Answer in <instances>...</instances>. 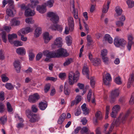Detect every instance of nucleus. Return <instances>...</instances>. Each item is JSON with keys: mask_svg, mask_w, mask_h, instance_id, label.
<instances>
[{"mask_svg": "<svg viewBox=\"0 0 134 134\" xmlns=\"http://www.w3.org/2000/svg\"><path fill=\"white\" fill-rule=\"evenodd\" d=\"M42 33L41 28L38 27L35 30V35L36 37H38Z\"/></svg>", "mask_w": 134, "mask_h": 134, "instance_id": "nucleus-29", "label": "nucleus"}, {"mask_svg": "<svg viewBox=\"0 0 134 134\" xmlns=\"http://www.w3.org/2000/svg\"><path fill=\"white\" fill-rule=\"evenodd\" d=\"M103 80L104 84L106 85H109L110 82L111 80V78L110 74L107 73L106 74L105 78L103 77Z\"/></svg>", "mask_w": 134, "mask_h": 134, "instance_id": "nucleus-11", "label": "nucleus"}, {"mask_svg": "<svg viewBox=\"0 0 134 134\" xmlns=\"http://www.w3.org/2000/svg\"><path fill=\"white\" fill-rule=\"evenodd\" d=\"M35 14L34 10H32L29 7L25 10V15L27 16H33Z\"/></svg>", "mask_w": 134, "mask_h": 134, "instance_id": "nucleus-13", "label": "nucleus"}, {"mask_svg": "<svg viewBox=\"0 0 134 134\" xmlns=\"http://www.w3.org/2000/svg\"><path fill=\"white\" fill-rule=\"evenodd\" d=\"M0 35L1 36L2 39L4 42L6 43L7 40L6 32L5 31H2Z\"/></svg>", "mask_w": 134, "mask_h": 134, "instance_id": "nucleus-30", "label": "nucleus"}, {"mask_svg": "<svg viewBox=\"0 0 134 134\" xmlns=\"http://www.w3.org/2000/svg\"><path fill=\"white\" fill-rule=\"evenodd\" d=\"M73 62V59L71 58L67 59L63 64L64 66L68 65Z\"/></svg>", "mask_w": 134, "mask_h": 134, "instance_id": "nucleus-37", "label": "nucleus"}, {"mask_svg": "<svg viewBox=\"0 0 134 134\" xmlns=\"http://www.w3.org/2000/svg\"><path fill=\"white\" fill-rule=\"evenodd\" d=\"M7 105L8 111L9 112H12L13 111V109L10 103L9 102H8Z\"/></svg>", "mask_w": 134, "mask_h": 134, "instance_id": "nucleus-48", "label": "nucleus"}, {"mask_svg": "<svg viewBox=\"0 0 134 134\" xmlns=\"http://www.w3.org/2000/svg\"><path fill=\"white\" fill-rule=\"evenodd\" d=\"M120 107L118 105H114L112 109V111L110 114L111 116L113 118H115L118 112L120 110Z\"/></svg>", "mask_w": 134, "mask_h": 134, "instance_id": "nucleus-8", "label": "nucleus"}, {"mask_svg": "<svg viewBox=\"0 0 134 134\" xmlns=\"http://www.w3.org/2000/svg\"><path fill=\"white\" fill-rule=\"evenodd\" d=\"M80 73L78 71H76L74 73L72 71L70 72L69 75V83L70 85H72L75 82H76L78 80Z\"/></svg>", "mask_w": 134, "mask_h": 134, "instance_id": "nucleus-1", "label": "nucleus"}, {"mask_svg": "<svg viewBox=\"0 0 134 134\" xmlns=\"http://www.w3.org/2000/svg\"><path fill=\"white\" fill-rule=\"evenodd\" d=\"M86 39L88 42L87 45L89 46L91 44V43L93 41L91 36L90 35H88L87 36Z\"/></svg>", "mask_w": 134, "mask_h": 134, "instance_id": "nucleus-40", "label": "nucleus"}, {"mask_svg": "<svg viewBox=\"0 0 134 134\" xmlns=\"http://www.w3.org/2000/svg\"><path fill=\"white\" fill-rule=\"evenodd\" d=\"M25 21L26 23L29 24H33L34 23V21L32 20V19L31 18H26Z\"/></svg>", "mask_w": 134, "mask_h": 134, "instance_id": "nucleus-45", "label": "nucleus"}, {"mask_svg": "<svg viewBox=\"0 0 134 134\" xmlns=\"http://www.w3.org/2000/svg\"><path fill=\"white\" fill-rule=\"evenodd\" d=\"M49 58H57L56 52L53 51L49 52L48 53V57Z\"/></svg>", "mask_w": 134, "mask_h": 134, "instance_id": "nucleus-23", "label": "nucleus"}, {"mask_svg": "<svg viewBox=\"0 0 134 134\" xmlns=\"http://www.w3.org/2000/svg\"><path fill=\"white\" fill-rule=\"evenodd\" d=\"M128 81L127 86L128 88L130 87L131 85L134 86V74H133L131 75Z\"/></svg>", "mask_w": 134, "mask_h": 134, "instance_id": "nucleus-16", "label": "nucleus"}, {"mask_svg": "<svg viewBox=\"0 0 134 134\" xmlns=\"http://www.w3.org/2000/svg\"><path fill=\"white\" fill-rule=\"evenodd\" d=\"M130 113L129 110H128L125 115L120 114L118 119L116 121L115 125L117 126H118L120 122L124 123L126 120L127 118Z\"/></svg>", "mask_w": 134, "mask_h": 134, "instance_id": "nucleus-2", "label": "nucleus"}, {"mask_svg": "<svg viewBox=\"0 0 134 134\" xmlns=\"http://www.w3.org/2000/svg\"><path fill=\"white\" fill-rule=\"evenodd\" d=\"M32 52L33 50L32 49H30L29 51V60L31 61L33 60L35 57L34 54Z\"/></svg>", "mask_w": 134, "mask_h": 134, "instance_id": "nucleus-33", "label": "nucleus"}, {"mask_svg": "<svg viewBox=\"0 0 134 134\" xmlns=\"http://www.w3.org/2000/svg\"><path fill=\"white\" fill-rule=\"evenodd\" d=\"M90 80L91 86L93 88H94V87L95 85V81L94 80V77H91L90 78Z\"/></svg>", "mask_w": 134, "mask_h": 134, "instance_id": "nucleus-53", "label": "nucleus"}, {"mask_svg": "<svg viewBox=\"0 0 134 134\" xmlns=\"http://www.w3.org/2000/svg\"><path fill=\"white\" fill-rule=\"evenodd\" d=\"M5 87L6 88L9 90H13L14 87L10 83H7L5 85Z\"/></svg>", "mask_w": 134, "mask_h": 134, "instance_id": "nucleus-46", "label": "nucleus"}, {"mask_svg": "<svg viewBox=\"0 0 134 134\" xmlns=\"http://www.w3.org/2000/svg\"><path fill=\"white\" fill-rule=\"evenodd\" d=\"M50 88V85L49 83L46 84L44 88V91L45 93H47L49 90Z\"/></svg>", "mask_w": 134, "mask_h": 134, "instance_id": "nucleus-52", "label": "nucleus"}, {"mask_svg": "<svg viewBox=\"0 0 134 134\" xmlns=\"http://www.w3.org/2000/svg\"><path fill=\"white\" fill-rule=\"evenodd\" d=\"M119 91L118 89H115L111 91L110 96L111 103H113L115 102L116 98L119 96Z\"/></svg>", "mask_w": 134, "mask_h": 134, "instance_id": "nucleus-6", "label": "nucleus"}, {"mask_svg": "<svg viewBox=\"0 0 134 134\" xmlns=\"http://www.w3.org/2000/svg\"><path fill=\"white\" fill-rule=\"evenodd\" d=\"M95 116L97 119L101 120L103 118V116L101 111H98L95 114Z\"/></svg>", "mask_w": 134, "mask_h": 134, "instance_id": "nucleus-32", "label": "nucleus"}, {"mask_svg": "<svg viewBox=\"0 0 134 134\" xmlns=\"http://www.w3.org/2000/svg\"><path fill=\"white\" fill-rule=\"evenodd\" d=\"M8 37L9 41L11 43H12L13 42L12 40L13 39L17 38V35L16 34L13 33L11 34H8Z\"/></svg>", "mask_w": 134, "mask_h": 134, "instance_id": "nucleus-21", "label": "nucleus"}, {"mask_svg": "<svg viewBox=\"0 0 134 134\" xmlns=\"http://www.w3.org/2000/svg\"><path fill=\"white\" fill-rule=\"evenodd\" d=\"M14 2L13 0H8L7 1L6 0H3L2 2L3 5L2 6V7H4L6 4H8L9 8L13 9L14 8Z\"/></svg>", "mask_w": 134, "mask_h": 134, "instance_id": "nucleus-9", "label": "nucleus"}, {"mask_svg": "<svg viewBox=\"0 0 134 134\" xmlns=\"http://www.w3.org/2000/svg\"><path fill=\"white\" fill-rule=\"evenodd\" d=\"M126 43V41L123 38H120L118 37H116L114 40V44L116 47L120 46L124 47Z\"/></svg>", "mask_w": 134, "mask_h": 134, "instance_id": "nucleus-3", "label": "nucleus"}, {"mask_svg": "<svg viewBox=\"0 0 134 134\" xmlns=\"http://www.w3.org/2000/svg\"><path fill=\"white\" fill-rule=\"evenodd\" d=\"M104 39L106 41L110 43H112L113 42L112 38L109 34H106L104 37Z\"/></svg>", "mask_w": 134, "mask_h": 134, "instance_id": "nucleus-24", "label": "nucleus"}, {"mask_svg": "<svg viewBox=\"0 0 134 134\" xmlns=\"http://www.w3.org/2000/svg\"><path fill=\"white\" fill-rule=\"evenodd\" d=\"M26 114L27 116L29 119L30 118V117L34 114L30 110L28 109L26 110Z\"/></svg>", "mask_w": 134, "mask_h": 134, "instance_id": "nucleus-39", "label": "nucleus"}, {"mask_svg": "<svg viewBox=\"0 0 134 134\" xmlns=\"http://www.w3.org/2000/svg\"><path fill=\"white\" fill-rule=\"evenodd\" d=\"M43 55L42 54L41 52H40L37 55L36 58L37 60H39L42 58Z\"/></svg>", "mask_w": 134, "mask_h": 134, "instance_id": "nucleus-60", "label": "nucleus"}, {"mask_svg": "<svg viewBox=\"0 0 134 134\" xmlns=\"http://www.w3.org/2000/svg\"><path fill=\"white\" fill-rule=\"evenodd\" d=\"M92 90H89V92L87 95V99L88 101L89 102H90L91 96H92Z\"/></svg>", "mask_w": 134, "mask_h": 134, "instance_id": "nucleus-57", "label": "nucleus"}, {"mask_svg": "<svg viewBox=\"0 0 134 134\" xmlns=\"http://www.w3.org/2000/svg\"><path fill=\"white\" fill-rule=\"evenodd\" d=\"M116 24L117 27H120L123 26L124 23L123 22L120 21H118L116 22Z\"/></svg>", "mask_w": 134, "mask_h": 134, "instance_id": "nucleus-50", "label": "nucleus"}, {"mask_svg": "<svg viewBox=\"0 0 134 134\" xmlns=\"http://www.w3.org/2000/svg\"><path fill=\"white\" fill-rule=\"evenodd\" d=\"M7 118L5 115H4L0 118L1 123L3 125H4L7 122Z\"/></svg>", "mask_w": 134, "mask_h": 134, "instance_id": "nucleus-35", "label": "nucleus"}, {"mask_svg": "<svg viewBox=\"0 0 134 134\" xmlns=\"http://www.w3.org/2000/svg\"><path fill=\"white\" fill-rule=\"evenodd\" d=\"M66 117V114L64 113H63L59 118L58 121V123L59 124H62L65 120Z\"/></svg>", "mask_w": 134, "mask_h": 134, "instance_id": "nucleus-22", "label": "nucleus"}, {"mask_svg": "<svg viewBox=\"0 0 134 134\" xmlns=\"http://www.w3.org/2000/svg\"><path fill=\"white\" fill-rule=\"evenodd\" d=\"M126 3L129 8H132L134 6V2L131 0H128Z\"/></svg>", "mask_w": 134, "mask_h": 134, "instance_id": "nucleus-38", "label": "nucleus"}, {"mask_svg": "<svg viewBox=\"0 0 134 134\" xmlns=\"http://www.w3.org/2000/svg\"><path fill=\"white\" fill-rule=\"evenodd\" d=\"M46 81L50 80L55 82L56 81L57 78L52 77H47L46 79Z\"/></svg>", "mask_w": 134, "mask_h": 134, "instance_id": "nucleus-55", "label": "nucleus"}, {"mask_svg": "<svg viewBox=\"0 0 134 134\" xmlns=\"http://www.w3.org/2000/svg\"><path fill=\"white\" fill-rule=\"evenodd\" d=\"M73 13L74 18L76 19L78 18V13L77 10H76L75 9H73Z\"/></svg>", "mask_w": 134, "mask_h": 134, "instance_id": "nucleus-54", "label": "nucleus"}, {"mask_svg": "<svg viewBox=\"0 0 134 134\" xmlns=\"http://www.w3.org/2000/svg\"><path fill=\"white\" fill-rule=\"evenodd\" d=\"M70 7L72 8L73 9H75L74 0H70Z\"/></svg>", "mask_w": 134, "mask_h": 134, "instance_id": "nucleus-64", "label": "nucleus"}, {"mask_svg": "<svg viewBox=\"0 0 134 134\" xmlns=\"http://www.w3.org/2000/svg\"><path fill=\"white\" fill-rule=\"evenodd\" d=\"M14 65L15 68L20 66V62L18 60H15L14 63Z\"/></svg>", "mask_w": 134, "mask_h": 134, "instance_id": "nucleus-62", "label": "nucleus"}, {"mask_svg": "<svg viewBox=\"0 0 134 134\" xmlns=\"http://www.w3.org/2000/svg\"><path fill=\"white\" fill-rule=\"evenodd\" d=\"M48 103L46 101L41 102L39 104L38 107L42 110H44L47 107Z\"/></svg>", "mask_w": 134, "mask_h": 134, "instance_id": "nucleus-14", "label": "nucleus"}, {"mask_svg": "<svg viewBox=\"0 0 134 134\" xmlns=\"http://www.w3.org/2000/svg\"><path fill=\"white\" fill-rule=\"evenodd\" d=\"M40 97L38 94L36 93L32 95L29 96L28 99L29 101L31 103H34L37 102L40 99Z\"/></svg>", "mask_w": 134, "mask_h": 134, "instance_id": "nucleus-7", "label": "nucleus"}, {"mask_svg": "<svg viewBox=\"0 0 134 134\" xmlns=\"http://www.w3.org/2000/svg\"><path fill=\"white\" fill-rule=\"evenodd\" d=\"M29 121L31 123H34L38 122L40 119V118L39 115L34 114L30 117Z\"/></svg>", "mask_w": 134, "mask_h": 134, "instance_id": "nucleus-10", "label": "nucleus"}, {"mask_svg": "<svg viewBox=\"0 0 134 134\" xmlns=\"http://www.w3.org/2000/svg\"><path fill=\"white\" fill-rule=\"evenodd\" d=\"M108 51L106 49H103L101 52V55L102 57H106L107 55Z\"/></svg>", "mask_w": 134, "mask_h": 134, "instance_id": "nucleus-47", "label": "nucleus"}, {"mask_svg": "<svg viewBox=\"0 0 134 134\" xmlns=\"http://www.w3.org/2000/svg\"><path fill=\"white\" fill-rule=\"evenodd\" d=\"M115 10L118 16L121 14L122 10L121 8L119 6H117L115 8Z\"/></svg>", "mask_w": 134, "mask_h": 134, "instance_id": "nucleus-31", "label": "nucleus"}, {"mask_svg": "<svg viewBox=\"0 0 134 134\" xmlns=\"http://www.w3.org/2000/svg\"><path fill=\"white\" fill-rule=\"evenodd\" d=\"M55 29H54L55 30H57L58 31H59L60 32H61L63 29L62 27L60 25H57L56 26H55Z\"/></svg>", "mask_w": 134, "mask_h": 134, "instance_id": "nucleus-61", "label": "nucleus"}, {"mask_svg": "<svg viewBox=\"0 0 134 134\" xmlns=\"http://www.w3.org/2000/svg\"><path fill=\"white\" fill-rule=\"evenodd\" d=\"M4 110V105L2 103H0V112L3 113Z\"/></svg>", "mask_w": 134, "mask_h": 134, "instance_id": "nucleus-58", "label": "nucleus"}, {"mask_svg": "<svg viewBox=\"0 0 134 134\" xmlns=\"http://www.w3.org/2000/svg\"><path fill=\"white\" fill-rule=\"evenodd\" d=\"M71 37L70 36H67L66 37L65 40L66 41V43L68 46L70 45L71 43L72 42L71 40Z\"/></svg>", "mask_w": 134, "mask_h": 134, "instance_id": "nucleus-42", "label": "nucleus"}, {"mask_svg": "<svg viewBox=\"0 0 134 134\" xmlns=\"http://www.w3.org/2000/svg\"><path fill=\"white\" fill-rule=\"evenodd\" d=\"M49 34L48 32H46L43 34V39L45 43H48L50 40V38L49 37Z\"/></svg>", "mask_w": 134, "mask_h": 134, "instance_id": "nucleus-27", "label": "nucleus"}, {"mask_svg": "<svg viewBox=\"0 0 134 134\" xmlns=\"http://www.w3.org/2000/svg\"><path fill=\"white\" fill-rule=\"evenodd\" d=\"M90 131L88 127H83L81 129V133H86L88 132H89Z\"/></svg>", "mask_w": 134, "mask_h": 134, "instance_id": "nucleus-43", "label": "nucleus"}, {"mask_svg": "<svg viewBox=\"0 0 134 134\" xmlns=\"http://www.w3.org/2000/svg\"><path fill=\"white\" fill-rule=\"evenodd\" d=\"M31 109L32 111L35 113H36L38 110V109L37 108V106L34 105H33L32 106Z\"/></svg>", "mask_w": 134, "mask_h": 134, "instance_id": "nucleus-59", "label": "nucleus"}, {"mask_svg": "<svg viewBox=\"0 0 134 134\" xmlns=\"http://www.w3.org/2000/svg\"><path fill=\"white\" fill-rule=\"evenodd\" d=\"M110 3V2L108 1L107 4L105 3L103 6L102 9V12L103 13H106L108 11L109 8V5Z\"/></svg>", "mask_w": 134, "mask_h": 134, "instance_id": "nucleus-19", "label": "nucleus"}, {"mask_svg": "<svg viewBox=\"0 0 134 134\" xmlns=\"http://www.w3.org/2000/svg\"><path fill=\"white\" fill-rule=\"evenodd\" d=\"M10 8H8L6 10L7 14L9 16L11 17H13L14 16V14L12 9Z\"/></svg>", "mask_w": 134, "mask_h": 134, "instance_id": "nucleus-34", "label": "nucleus"}, {"mask_svg": "<svg viewBox=\"0 0 134 134\" xmlns=\"http://www.w3.org/2000/svg\"><path fill=\"white\" fill-rule=\"evenodd\" d=\"M114 81L115 82L118 84L120 85L122 83L121 79L119 77H116Z\"/></svg>", "mask_w": 134, "mask_h": 134, "instance_id": "nucleus-56", "label": "nucleus"}, {"mask_svg": "<svg viewBox=\"0 0 134 134\" xmlns=\"http://www.w3.org/2000/svg\"><path fill=\"white\" fill-rule=\"evenodd\" d=\"M56 53L57 58L61 57H66L69 55V54L66 50L63 48H60L57 50Z\"/></svg>", "mask_w": 134, "mask_h": 134, "instance_id": "nucleus-5", "label": "nucleus"}, {"mask_svg": "<svg viewBox=\"0 0 134 134\" xmlns=\"http://www.w3.org/2000/svg\"><path fill=\"white\" fill-rule=\"evenodd\" d=\"M4 93L3 92L0 93V100L3 101L4 99Z\"/></svg>", "mask_w": 134, "mask_h": 134, "instance_id": "nucleus-63", "label": "nucleus"}, {"mask_svg": "<svg viewBox=\"0 0 134 134\" xmlns=\"http://www.w3.org/2000/svg\"><path fill=\"white\" fill-rule=\"evenodd\" d=\"M11 26H18L20 24V22L16 19L14 18L11 21Z\"/></svg>", "mask_w": 134, "mask_h": 134, "instance_id": "nucleus-26", "label": "nucleus"}, {"mask_svg": "<svg viewBox=\"0 0 134 134\" xmlns=\"http://www.w3.org/2000/svg\"><path fill=\"white\" fill-rule=\"evenodd\" d=\"M47 16L51 17V20L54 24H56L59 21V17L57 14L53 12H49L47 14Z\"/></svg>", "mask_w": 134, "mask_h": 134, "instance_id": "nucleus-4", "label": "nucleus"}, {"mask_svg": "<svg viewBox=\"0 0 134 134\" xmlns=\"http://www.w3.org/2000/svg\"><path fill=\"white\" fill-rule=\"evenodd\" d=\"M16 52L18 54L21 55H24L26 54L25 49L22 47L18 48L16 50Z\"/></svg>", "mask_w": 134, "mask_h": 134, "instance_id": "nucleus-18", "label": "nucleus"}, {"mask_svg": "<svg viewBox=\"0 0 134 134\" xmlns=\"http://www.w3.org/2000/svg\"><path fill=\"white\" fill-rule=\"evenodd\" d=\"M31 4L30 7L32 8H34L39 3L38 1L37 0H30Z\"/></svg>", "mask_w": 134, "mask_h": 134, "instance_id": "nucleus-36", "label": "nucleus"}, {"mask_svg": "<svg viewBox=\"0 0 134 134\" xmlns=\"http://www.w3.org/2000/svg\"><path fill=\"white\" fill-rule=\"evenodd\" d=\"M70 90L67 87H65L64 89V92L66 95H69L70 93Z\"/></svg>", "mask_w": 134, "mask_h": 134, "instance_id": "nucleus-51", "label": "nucleus"}, {"mask_svg": "<svg viewBox=\"0 0 134 134\" xmlns=\"http://www.w3.org/2000/svg\"><path fill=\"white\" fill-rule=\"evenodd\" d=\"M13 43L14 45L16 47L22 46L23 45V43L22 42L18 41H14Z\"/></svg>", "mask_w": 134, "mask_h": 134, "instance_id": "nucleus-44", "label": "nucleus"}, {"mask_svg": "<svg viewBox=\"0 0 134 134\" xmlns=\"http://www.w3.org/2000/svg\"><path fill=\"white\" fill-rule=\"evenodd\" d=\"M68 24L70 31H72L74 29V23L73 18L70 17L68 19Z\"/></svg>", "mask_w": 134, "mask_h": 134, "instance_id": "nucleus-12", "label": "nucleus"}, {"mask_svg": "<svg viewBox=\"0 0 134 134\" xmlns=\"http://www.w3.org/2000/svg\"><path fill=\"white\" fill-rule=\"evenodd\" d=\"M37 10L41 13H44L46 11L45 7L43 5H38L37 7Z\"/></svg>", "mask_w": 134, "mask_h": 134, "instance_id": "nucleus-20", "label": "nucleus"}, {"mask_svg": "<svg viewBox=\"0 0 134 134\" xmlns=\"http://www.w3.org/2000/svg\"><path fill=\"white\" fill-rule=\"evenodd\" d=\"M54 45L58 47H61L62 44V38L60 37L57 38L54 42Z\"/></svg>", "mask_w": 134, "mask_h": 134, "instance_id": "nucleus-15", "label": "nucleus"}, {"mask_svg": "<svg viewBox=\"0 0 134 134\" xmlns=\"http://www.w3.org/2000/svg\"><path fill=\"white\" fill-rule=\"evenodd\" d=\"M92 62L93 65L95 66H97L100 64L101 60L99 58H96L92 60Z\"/></svg>", "mask_w": 134, "mask_h": 134, "instance_id": "nucleus-28", "label": "nucleus"}, {"mask_svg": "<svg viewBox=\"0 0 134 134\" xmlns=\"http://www.w3.org/2000/svg\"><path fill=\"white\" fill-rule=\"evenodd\" d=\"M103 62L106 65L110 63V62L109 58L106 56L102 57Z\"/></svg>", "mask_w": 134, "mask_h": 134, "instance_id": "nucleus-41", "label": "nucleus"}, {"mask_svg": "<svg viewBox=\"0 0 134 134\" xmlns=\"http://www.w3.org/2000/svg\"><path fill=\"white\" fill-rule=\"evenodd\" d=\"M54 3L53 0H49L47 1V5L49 7H51L53 6Z\"/></svg>", "mask_w": 134, "mask_h": 134, "instance_id": "nucleus-49", "label": "nucleus"}, {"mask_svg": "<svg viewBox=\"0 0 134 134\" xmlns=\"http://www.w3.org/2000/svg\"><path fill=\"white\" fill-rule=\"evenodd\" d=\"M81 100V97L80 96H77L75 100L71 101V107L74 105H77Z\"/></svg>", "mask_w": 134, "mask_h": 134, "instance_id": "nucleus-17", "label": "nucleus"}, {"mask_svg": "<svg viewBox=\"0 0 134 134\" xmlns=\"http://www.w3.org/2000/svg\"><path fill=\"white\" fill-rule=\"evenodd\" d=\"M82 72L83 74L84 75H86L87 78L89 79V70L87 67L86 66H84L83 67V69L82 70Z\"/></svg>", "mask_w": 134, "mask_h": 134, "instance_id": "nucleus-25", "label": "nucleus"}]
</instances>
